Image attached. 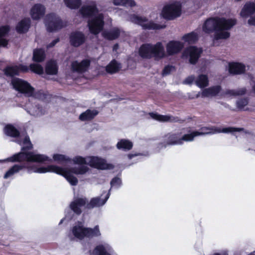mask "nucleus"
<instances>
[{
	"instance_id": "2eb2a0df",
	"label": "nucleus",
	"mask_w": 255,
	"mask_h": 255,
	"mask_svg": "<svg viewBox=\"0 0 255 255\" xmlns=\"http://www.w3.org/2000/svg\"><path fill=\"white\" fill-rule=\"evenodd\" d=\"M26 111L30 115L35 117L40 116L45 113V109L37 103L27 104Z\"/></svg>"
},
{
	"instance_id": "4468645a",
	"label": "nucleus",
	"mask_w": 255,
	"mask_h": 255,
	"mask_svg": "<svg viewBox=\"0 0 255 255\" xmlns=\"http://www.w3.org/2000/svg\"><path fill=\"white\" fill-rule=\"evenodd\" d=\"M221 87L219 85L214 86L208 88L204 89L201 92H198L193 96H189V98H198L200 97L202 98H212L216 96L221 91Z\"/></svg>"
},
{
	"instance_id": "6e6552de",
	"label": "nucleus",
	"mask_w": 255,
	"mask_h": 255,
	"mask_svg": "<svg viewBox=\"0 0 255 255\" xmlns=\"http://www.w3.org/2000/svg\"><path fill=\"white\" fill-rule=\"evenodd\" d=\"M100 235L98 226H96L94 229H91L85 228L81 223H78L72 228L69 237L71 240H73L74 238L82 240L84 238H92Z\"/></svg>"
},
{
	"instance_id": "f257e3e1",
	"label": "nucleus",
	"mask_w": 255,
	"mask_h": 255,
	"mask_svg": "<svg viewBox=\"0 0 255 255\" xmlns=\"http://www.w3.org/2000/svg\"><path fill=\"white\" fill-rule=\"evenodd\" d=\"M71 161L78 166L67 169L54 165H48L47 167H38L34 165L26 166L16 164L5 173L4 178H7L23 168L27 167L29 172L44 173L51 172L62 175L72 185H76L78 183V179L73 174L78 175L85 174L89 170L86 164L99 169H111L112 167L111 165L107 163L105 159L97 156L83 157L81 156H76Z\"/></svg>"
},
{
	"instance_id": "4c0bfd02",
	"label": "nucleus",
	"mask_w": 255,
	"mask_h": 255,
	"mask_svg": "<svg viewBox=\"0 0 255 255\" xmlns=\"http://www.w3.org/2000/svg\"><path fill=\"white\" fill-rule=\"evenodd\" d=\"M248 146L249 150H252L255 152V136L252 135L249 138Z\"/></svg>"
},
{
	"instance_id": "7c9ffc66",
	"label": "nucleus",
	"mask_w": 255,
	"mask_h": 255,
	"mask_svg": "<svg viewBox=\"0 0 255 255\" xmlns=\"http://www.w3.org/2000/svg\"><path fill=\"white\" fill-rule=\"evenodd\" d=\"M121 68V65L116 60H113L106 67V71L109 73H114L118 72Z\"/></svg>"
},
{
	"instance_id": "4be33fe9",
	"label": "nucleus",
	"mask_w": 255,
	"mask_h": 255,
	"mask_svg": "<svg viewBox=\"0 0 255 255\" xmlns=\"http://www.w3.org/2000/svg\"><path fill=\"white\" fill-rule=\"evenodd\" d=\"M89 65L90 61L88 60H84L80 63L77 61L72 62L71 67L73 71L82 73L87 70Z\"/></svg>"
},
{
	"instance_id": "39448f33",
	"label": "nucleus",
	"mask_w": 255,
	"mask_h": 255,
	"mask_svg": "<svg viewBox=\"0 0 255 255\" xmlns=\"http://www.w3.org/2000/svg\"><path fill=\"white\" fill-rule=\"evenodd\" d=\"M78 13L83 18H89L88 26L91 33L97 34L103 30L105 16L104 13L99 12L95 1H89L83 4Z\"/></svg>"
},
{
	"instance_id": "49530a36",
	"label": "nucleus",
	"mask_w": 255,
	"mask_h": 255,
	"mask_svg": "<svg viewBox=\"0 0 255 255\" xmlns=\"http://www.w3.org/2000/svg\"><path fill=\"white\" fill-rule=\"evenodd\" d=\"M213 255H228L226 253H216L214 254Z\"/></svg>"
},
{
	"instance_id": "9b49d317",
	"label": "nucleus",
	"mask_w": 255,
	"mask_h": 255,
	"mask_svg": "<svg viewBox=\"0 0 255 255\" xmlns=\"http://www.w3.org/2000/svg\"><path fill=\"white\" fill-rule=\"evenodd\" d=\"M13 88L27 97L34 96V89L26 81L19 78H14L11 81Z\"/></svg>"
},
{
	"instance_id": "de8ad7c7",
	"label": "nucleus",
	"mask_w": 255,
	"mask_h": 255,
	"mask_svg": "<svg viewBox=\"0 0 255 255\" xmlns=\"http://www.w3.org/2000/svg\"><path fill=\"white\" fill-rule=\"evenodd\" d=\"M137 155L136 154H135V155H133V154H128V157L129 159H131L132 157L134 156H136Z\"/></svg>"
},
{
	"instance_id": "a19ab883",
	"label": "nucleus",
	"mask_w": 255,
	"mask_h": 255,
	"mask_svg": "<svg viewBox=\"0 0 255 255\" xmlns=\"http://www.w3.org/2000/svg\"><path fill=\"white\" fill-rule=\"evenodd\" d=\"M174 70V67L172 66H166L163 71L162 75L163 76H166L170 73V72Z\"/></svg>"
},
{
	"instance_id": "c756f323",
	"label": "nucleus",
	"mask_w": 255,
	"mask_h": 255,
	"mask_svg": "<svg viewBox=\"0 0 255 255\" xmlns=\"http://www.w3.org/2000/svg\"><path fill=\"white\" fill-rule=\"evenodd\" d=\"M65 5L71 9H77L82 3V0H63Z\"/></svg>"
},
{
	"instance_id": "cd10ccee",
	"label": "nucleus",
	"mask_w": 255,
	"mask_h": 255,
	"mask_svg": "<svg viewBox=\"0 0 255 255\" xmlns=\"http://www.w3.org/2000/svg\"><path fill=\"white\" fill-rule=\"evenodd\" d=\"M112 2L115 5H122L131 7L136 5V2L134 0H113Z\"/></svg>"
},
{
	"instance_id": "72a5a7b5",
	"label": "nucleus",
	"mask_w": 255,
	"mask_h": 255,
	"mask_svg": "<svg viewBox=\"0 0 255 255\" xmlns=\"http://www.w3.org/2000/svg\"><path fill=\"white\" fill-rule=\"evenodd\" d=\"M45 58V52L42 49H35L33 51V59L35 61L41 62Z\"/></svg>"
},
{
	"instance_id": "f8f14e48",
	"label": "nucleus",
	"mask_w": 255,
	"mask_h": 255,
	"mask_svg": "<svg viewBox=\"0 0 255 255\" xmlns=\"http://www.w3.org/2000/svg\"><path fill=\"white\" fill-rule=\"evenodd\" d=\"M45 22L47 30L50 32L60 29L64 26L60 17L54 13L47 15Z\"/></svg>"
},
{
	"instance_id": "412c9836",
	"label": "nucleus",
	"mask_w": 255,
	"mask_h": 255,
	"mask_svg": "<svg viewBox=\"0 0 255 255\" xmlns=\"http://www.w3.org/2000/svg\"><path fill=\"white\" fill-rule=\"evenodd\" d=\"M246 70L245 65L239 62H233L229 64V72L236 75L244 73Z\"/></svg>"
},
{
	"instance_id": "b1692460",
	"label": "nucleus",
	"mask_w": 255,
	"mask_h": 255,
	"mask_svg": "<svg viewBox=\"0 0 255 255\" xmlns=\"http://www.w3.org/2000/svg\"><path fill=\"white\" fill-rule=\"evenodd\" d=\"M30 25V19L24 18L20 21L16 26L17 31L19 33H25L28 31Z\"/></svg>"
},
{
	"instance_id": "8fccbe9b",
	"label": "nucleus",
	"mask_w": 255,
	"mask_h": 255,
	"mask_svg": "<svg viewBox=\"0 0 255 255\" xmlns=\"http://www.w3.org/2000/svg\"><path fill=\"white\" fill-rule=\"evenodd\" d=\"M63 220H64V219H62V220L60 221V223H59V224H62V222H63Z\"/></svg>"
},
{
	"instance_id": "1a4fd4ad",
	"label": "nucleus",
	"mask_w": 255,
	"mask_h": 255,
	"mask_svg": "<svg viewBox=\"0 0 255 255\" xmlns=\"http://www.w3.org/2000/svg\"><path fill=\"white\" fill-rule=\"evenodd\" d=\"M181 13V4L176 1H170L163 7L161 15L165 19L172 20L179 17Z\"/></svg>"
},
{
	"instance_id": "5701e85b",
	"label": "nucleus",
	"mask_w": 255,
	"mask_h": 255,
	"mask_svg": "<svg viewBox=\"0 0 255 255\" xmlns=\"http://www.w3.org/2000/svg\"><path fill=\"white\" fill-rule=\"evenodd\" d=\"M149 115L152 119L159 122H174L177 121L175 118L167 115H160L153 113H149Z\"/></svg>"
},
{
	"instance_id": "423d86ee",
	"label": "nucleus",
	"mask_w": 255,
	"mask_h": 255,
	"mask_svg": "<svg viewBox=\"0 0 255 255\" xmlns=\"http://www.w3.org/2000/svg\"><path fill=\"white\" fill-rule=\"evenodd\" d=\"M235 18L214 17L207 19L204 23L202 29L206 33L214 32V40L226 39L230 36L229 30L236 24Z\"/></svg>"
},
{
	"instance_id": "a18cd8bd",
	"label": "nucleus",
	"mask_w": 255,
	"mask_h": 255,
	"mask_svg": "<svg viewBox=\"0 0 255 255\" xmlns=\"http://www.w3.org/2000/svg\"><path fill=\"white\" fill-rule=\"evenodd\" d=\"M250 84L252 86V90L255 93V80H252L250 82Z\"/></svg>"
},
{
	"instance_id": "c9c22d12",
	"label": "nucleus",
	"mask_w": 255,
	"mask_h": 255,
	"mask_svg": "<svg viewBox=\"0 0 255 255\" xmlns=\"http://www.w3.org/2000/svg\"><path fill=\"white\" fill-rule=\"evenodd\" d=\"M53 158L55 161L59 163L71 161V159L69 158L63 154H55L53 156Z\"/></svg>"
},
{
	"instance_id": "37998d69",
	"label": "nucleus",
	"mask_w": 255,
	"mask_h": 255,
	"mask_svg": "<svg viewBox=\"0 0 255 255\" xmlns=\"http://www.w3.org/2000/svg\"><path fill=\"white\" fill-rule=\"evenodd\" d=\"M59 38H57V39L53 40L51 43H50V44H49L47 45V48H51V47H53L57 42H59Z\"/></svg>"
},
{
	"instance_id": "f03ea898",
	"label": "nucleus",
	"mask_w": 255,
	"mask_h": 255,
	"mask_svg": "<svg viewBox=\"0 0 255 255\" xmlns=\"http://www.w3.org/2000/svg\"><path fill=\"white\" fill-rule=\"evenodd\" d=\"M5 133L9 136L16 137L15 141L21 146L22 151L15 154L12 156L7 158L5 161H23L35 162L43 163L45 161H51L52 159L45 155L36 154L33 152H25V149H30L32 148L29 137L26 135L19 134L18 131L12 126L8 125L4 128Z\"/></svg>"
},
{
	"instance_id": "ddd939ff",
	"label": "nucleus",
	"mask_w": 255,
	"mask_h": 255,
	"mask_svg": "<svg viewBox=\"0 0 255 255\" xmlns=\"http://www.w3.org/2000/svg\"><path fill=\"white\" fill-rule=\"evenodd\" d=\"M202 50L200 48L190 46L183 53V58L188 59L191 64H195L197 61Z\"/></svg>"
},
{
	"instance_id": "dca6fc26",
	"label": "nucleus",
	"mask_w": 255,
	"mask_h": 255,
	"mask_svg": "<svg viewBox=\"0 0 255 255\" xmlns=\"http://www.w3.org/2000/svg\"><path fill=\"white\" fill-rule=\"evenodd\" d=\"M45 8L44 6L40 3L34 4L30 10V14L34 19H39L45 14Z\"/></svg>"
},
{
	"instance_id": "20e7f679",
	"label": "nucleus",
	"mask_w": 255,
	"mask_h": 255,
	"mask_svg": "<svg viewBox=\"0 0 255 255\" xmlns=\"http://www.w3.org/2000/svg\"><path fill=\"white\" fill-rule=\"evenodd\" d=\"M183 44L179 41H169L166 46V52L164 46L161 42L155 44L146 43L142 44L139 49V55L146 59L154 58L156 60H160L167 55H172L181 51Z\"/></svg>"
},
{
	"instance_id": "a211bd4d",
	"label": "nucleus",
	"mask_w": 255,
	"mask_h": 255,
	"mask_svg": "<svg viewBox=\"0 0 255 255\" xmlns=\"http://www.w3.org/2000/svg\"><path fill=\"white\" fill-rule=\"evenodd\" d=\"M29 68L27 66L19 65L7 67L5 70V74L6 75L13 76L18 75L20 71L26 72L28 71Z\"/></svg>"
},
{
	"instance_id": "7ed1b4c3",
	"label": "nucleus",
	"mask_w": 255,
	"mask_h": 255,
	"mask_svg": "<svg viewBox=\"0 0 255 255\" xmlns=\"http://www.w3.org/2000/svg\"><path fill=\"white\" fill-rule=\"evenodd\" d=\"M243 129L229 127L221 128H220L213 127L211 128L203 127L201 128L199 131H193L190 133L185 134L181 135V132L169 133L164 137V143L159 145V148L165 147L168 145L181 144L183 141H191L194 137L197 136L204 135L206 134H215L217 133H234L239 132Z\"/></svg>"
},
{
	"instance_id": "9d476101",
	"label": "nucleus",
	"mask_w": 255,
	"mask_h": 255,
	"mask_svg": "<svg viewBox=\"0 0 255 255\" xmlns=\"http://www.w3.org/2000/svg\"><path fill=\"white\" fill-rule=\"evenodd\" d=\"M125 18L132 23L140 25L145 29H160L164 28L165 25H161L149 21L145 17L135 14L127 15Z\"/></svg>"
},
{
	"instance_id": "f704fd0d",
	"label": "nucleus",
	"mask_w": 255,
	"mask_h": 255,
	"mask_svg": "<svg viewBox=\"0 0 255 255\" xmlns=\"http://www.w3.org/2000/svg\"><path fill=\"white\" fill-rule=\"evenodd\" d=\"M198 38V35L195 32H192L185 35L183 37V39L188 43H193L195 42Z\"/></svg>"
},
{
	"instance_id": "2f4dec72",
	"label": "nucleus",
	"mask_w": 255,
	"mask_h": 255,
	"mask_svg": "<svg viewBox=\"0 0 255 255\" xmlns=\"http://www.w3.org/2000/svg\"><path fill=\"white\" fill-rule=\"evenodd\" d=\"M246 91L245 88H242L236 90H228L225 92V95L228 97L243 95L246 93Z\"/></svg>"
},
{
	"instance_id": "09e8293b",
	"label": "nucleus",
	"mask_w": 255,
	"mask_h": 255,
	"mask_svg": "<svg viewBox=\"0 0 255 255\" xmlns=\"http://www.w3.org/2000/svg\"><path fill=\"white\" fill-rule=\"evenodd\" d=\"M118 44L115 45L114 46V50H116L118 48Z\"/></svg>"
},
{
	"instance_id": "aec40b11",
	"label": "nucleus",
	"mask_w": 255,
	"mask_h": 255,
	"mask_svg": "<svg viewBox=\"0 0 255 255\" xmlns=\"http://www.w3.org/2000/svg\"><path fill=\"white\" fill-rule=\"evenodd\" d=\"M124 33L122 29L118 27H114L109 31H103L102 35L106 39L113 40L117 38Z\"/></svg>"
},
{
	"instance_id": "c85d7f7f",
	"label": "nucleus",
	"mask_w": 255,
	"mask_h": 255,
	"mask_svg": "<svg viewBox=\"0 0 255 255\" xmlns=\"http://www.w3.org/2000/svg\"><path fill=\"white\" fill-rule=\"evenodd\" d=\"M45 70L46 73L48 74H56L57 72L58 69L55 61H49L46 65Z\"/></svg>"
},
{
	"instance_id": "e433bc0d",
	"label": "nucleus",
	"mask_w": 255,
	"mask_h": 255,
	"mask_svg": "<svg viewBox=\"0 0 255 255\" xmlns=\"http://www.w3.org/2000/svg\"><path fill=\"white\" fill-rule=\"evenodd\" d=\"M29 68L31 71L35 73L41 74L43 73V68L39 64H31Z\"/></svg>"
},
{
	"instance_id": "ea45409f",
	"label": "nucleus",
	"mask_w": 255,
	"mask_h": 255,
	"mask_svg": "<svg viewBox=\"0 0 255 255\" xmlns=\"http://www.w3.org/2000/svg\"><path fill=\"white\" fill-rule=\"evenodd\" d=\"M122 181L120 178L116 177L112 179L111 182L112 187H119L121 184Z\"/></svg>"
},
{
	"instance_id": "473e14b6",
	"label": "nucleus",
	"mask_w": 255,
	"mask_h": 255,
	"mask_svg": "<svg viewBox=\"0 0 255 255\" xmlns=\"http://www.w3.org/2000/svg\"><path fill=\"white\" fill-rule=\"evenodd\" d=\"M117 147L119 149L129 150L132 147V143L128 140L122 139L118 142Z\"/></svg>"
},
{
	"instance_id": "58836bf2",
	"label": "nucleus",
	"mask_w": 255,
	"mask_h": 255,
	"mask_svg": "<svg viewBox=\"0 0 255 255\" xmlns=\"http://www.w3.org/2000/svg\"><path fill=\"white\" fill-rule=\"evenodd\" d=\"M248 104V101L247 99H242L237 102V106L240 109H243Z\"/></svg>"
},
{
	"instance_id": "6ab92c4d",
	"label": "nucleus",
	"mask_w": 255,
	"mask_h": 255,
	"mask_svg": "<svg viewBox=\"0 0 255 255\" xmlns=\"http://www.w3.org/2000/svg\"><path fill=\"white\" fill-rule=\"evenodd\" d=\"M112 249L108 244L97 246L91 253V255H111Z\"/></svg>"
},
{
	"instance_id": "bb28decb",
	"label": "nucleus",
	"mask_w": 255,
	"mask_h": 255,
	"mask_svg": "<svg viewBox=\"0 0 255 255\" xmlns=\"http://www.w3.org/2000/svg\"><path fill=\"white\" fill-rule=\"evenodd\" d=\"M9 31L8 26H4L0 27V46H5L7 44V40L3 38Z\"/></svg>"
},
{
	"instance_id": "0eeeda50",
	"label": "nucleus",
	"mask_w": 255,
	"mask_h": 255,
	"mask_svg": "<svg viewBox=\"0 0 255 255\" xmlns=\"http://www.w3.org/2000/svg\"><path fill=\"white\" fill-rule=\"evenodd\" d=\"M109 193L104 199H102L101 197H94L92 198L89 202H88L86 198H75L71 203L70 207L74 213L79 215L81 213V209L83 207L90 209L103 206L109 198Z\"/></svg>"
},
{
	"instance_id": "393cba45",
	"label": "nucleus",
	"mask_w": 255,
	"mask_h": 255,
	"mask_svg": "<svg viewBox=\"0 0 255 255\" xmlns=\"http://www.w3.org/2000/svg\"><path fill=\"white\" fill-rule=\"evenodd\" d=\"M98 114V111L96 110H87L80 115L79 119L83 121L90 120L93 119Z\"/></svg>"
},
{
	"instance_id": "a878e982",
	"label": "nucleus",
	"mask_w": 255,
	"mask_h": 255,
	"mask_svg": "<svg viewBox=\"0 0 255 255\" xmlns=\"http://www.w3.org/2000/svg\"><path fill=\"white\" fill-rule=\"evenodd\" d=\"M196 85L200 88H203L209 85L208 76L206 75L201 74L195 80Z\"/></svg>"
},
{
	"instance_id": "79ce46f5",
	"label": "nucleus",
	"mask_w": 255,
	"mask_h": 255,
	"mask_svg": "<svg viewBox=\"0 0 255 255\" xmlns=\"http://www.w3.org/2000/svg\"><path fill=\"white\" fill-rule=\"evenodd\" d=\"M195 80L196 79H195V77L194 76H190L185 79L183 82V83L185 84H190L194 81L195 82Z\"/></svg>"
},
{
	"instance_id": "c03bdc74",
	"label": "nucleus",
	"mask_w": 255,
	"mask_h": 255,
	"mask_svg": "<svg viewBox=\"0 0 255 255\" xmlns=\"http://www.w3.org/2000/svg\"><path fill=\"white\" fill-rule=\"evenodd\" d=\"M249 24L255 26V17H251L248 20Z\"/></svg>"
},
{
	"instance_id": "f3484780",
	"label": "nucleus",
	"mask_w": 255,
	"mask_h": 255,
	"mask_svg": "<svg viewBox=\"0 0 255 255\" xmlns=\"http://www.w3.org/2000/svg\"><path fill=\"white\" fill-rule=\"evenodd\" d=\"M71 44L74 46L77 47L83 44L85 40V37L82 32L76 31L71 34Z\"/></svg>"
}]
</instances>
